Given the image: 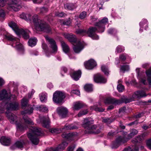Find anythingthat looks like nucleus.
I'll return each mask as SVG.
<instances>
[{"mask_svg":"<svg viewBox=\"0 0 151 151\" xmlns=\"http://www.w3.org/2000/svg\"><path fill=\"white\" fill-rule=\"evenodd\" d=\"M93 121H88L86 119L84 120L83 127L86 129L85 131L86 134H98L100 132V129L98 128L95 125H91L90 124L93 123Z\"/></svg>","mask_w":151,"mask_h":151,"instance_id":"39448f33","label":"nucleus"},{"mask_svg":"<svg viewBox=\"0 0 151 151\" xmlns=\"http://www.w3.org/2000/svg\"><path fill=\"white\" fill-rule=\"evenodd\" d=\"M83 106V104L80 101L74 103L73 107L74 110H78Z\"/></svg>","mask_w":151,"mask_h":151,"instance_id":"393cba45","label":"nucleus"},{"mask_svg":"<svg viewBox=\"0 0 151 151\" xmlns=\"http://www.w3.org/2000/svg\"><path fill=\"white\" fill-rule=\"evenodd\" d=\"M88 111L87 109L81 111L78 114V117L81 116L83 115H85L87 113Z\"/></svg>","mask_w":151,"mask_h":151,"instance_id":"de8ad7c7","label":"nucleus"},{"mask_svg":"<svg viewBox=\"0 0 151 151\" xmlns=\"http://www.w3.org/2000/svg\"><path fill=\"white\" fill-rule=\"evenodd\" d=\"M94 80L97 83H105L107 81L106 79L99 73L94 76Z\"/></svg>","mask_w":151,"mask_h":151,"instance_id":"f3484780","label":"nucleus"},{"mask_svg":"<svg viewBox=\"0 0 151 151\" xmlns=\"http://www.w3.org/2000/svg\"><path fill=\"white\" fill-rule=\"evenodd\" d=\"M1 143L5 146H8L10 143V139L8 137H2L0 139Z\"/></svg>","mask_w":151,"mask_h":151,"instance_id":"412c9836","label":"nucleus"},{"mask_svg":"<svg viewBox=\"0 0 151 151\" xmlns=\"http://www.w3.org/2000/svg\"><path fill=\"white\" fill-rule=\"evenodd\" d=\"M16 98L15 95H12L11 96L4 89L2 90L0 94V100L4 99L5 101L0 104V113H3L5 109L7 111L12 110L15 111L19 109V104L15 101L9 104L8 102L9 101L14 100Z\"/></svg>","mask_w":151,"mask_h":151,"instance_id":"f257e3e1","label":"nucleus"},{"mask_svg":"<svg viewBox=\"0 0 151 151\" xmlns=\"http://www.w3.org/2000/svg\"><path fill=\"white\" fill-rule=\"evenodd\" d=\"M123 151H139L138 148L137 147H135L134 149H132L130 147H128L127 148H125Z\"/></svg>","mask_w":151,"mask_h":151,"instance_id":"c03bdc74","label":"nucleus"},{"mask_svg":"<svg viewBox=\"0 0 151 151\" xmlns=\"http://www.w3.org/2000/svg\"><path fill=\"white\" fill-rule=\"evenodd\" d=\"M62 130V129L53 128L49 129L50 132L53 134H57L60 133Z\"/></svg>","mask_w":151,"mask_h":151,"instance_id":"c9c22d12","label":"nucleus"},{"mask_svg":"<svg viewBox=\"0 0 151 151\" xmlns=\"http://www.w3.org/2000/svg\"><path fill=\"white\" fill-rule=\"evenodd\" d=\"M124 87L121 84H119L117 86V89L120 92H122L124 90Z\"/></svg>","mask_w":151,"mask_h":151,"instance_id":"3c124183","label":"nucleus"},{"mask_svg":"<svg viewBox=\"0 0 151 151\" xmlns=\"http://www.w3.org/2000/svg\"><path fill=\"white\" fill-rule=\"evenodd\" d=\"M55 15L57 17H63L65 16V14L63 12H57L55 13Z\"/></svg>","mask_w":151,"mask_h":151,"instance_id":"8fccbe9b","label":"nucleus"},{"mask_svg":"<svg viewBox=\"0 0 151 151\" xmlns=\"http://www.w3.org/2000/svg\"><path fill=\"white\" fill-rule=\"evenodd\" d=\"M86 69L91 70L93 69L96 65V62L93 59H91L84 63Z\"/></svg>","mask_w":151,"mask_h":151,"instance_id":"a211bd4d","label":"nucleus"},{"mask_svg":"<svg viewBox=\"0 0 151 151\" xmlns=\"http://www.w3.org/2000/svg\"><path fill=\"white\" fill-rule=\"evenodd\" d=\"M68 145V143L66 142H63L61 144L59 145L57 147L58 151L63 150Z\"/></svg>","mask_w":151,"mask_h":151,"instance_id":"cd10ccee","label":"nucleus"},{"mask_svg":"<svg viewBox=\"0 0 151 151\" xmlns=\"http://www.w3.org/2000/svg\"><path fill=\"white\" fill-rule=\"evenodd\" d=\"M40 120L43 127L46 128H48L49 127L50 122L48 117L43 116L40 118Z\"/></svg>","mask_w":151,"mask_h":151,"instance_id":"6ab92c4d","label":"nucleus"},{"mask_svg":"<svg viewBox=\"0 0 151 151\" xmlns=\"http://www.w3.org/2000/svg\"><path fill=\"white\" fill-rule=\"evenodd\" d=\"M99 30L98 28H97L96 27H91L89 28L88 30L87 31L85 30L82 29H78L76 31V33L77 34H80L82 35H84L86 34L88 35L89 36L91 37L93 39L98 40L99 38L98 36L95 34V32Z\"/></svg>","mask_w":151,"mask_h":151,"instance_id":"6e6552de","label":"nucleus"},{"mask_svg":"<svg viewBox=\"0 0 151 151\" xmlns=\"http://www.w3.org/2000/svg\"><path fill=\"white\" fill-rule=\"evenodd\" d=\"M42 134V132L40 128L29 126V130L27 134V136L34 144L37 145L38 144L39 140L37 137L41 136Z\"/></svg>","mask_w":151,"mask_h":151,"instance_id":"20e7f679","label":"nucleus"},{"mask_svg":"<svg viewBox=\"0 0 151 151\" xmlns=\"http://www.w3.org/2000/svg\"><path fill=\"white\" fill-rule=\"evenodd\" d=\"M81 72L78 70L73 72L70 74L71 77L75 80L78 81L81 76Z\"/></svg>","mask_w":151,"mask_h":151,"instance_id":"4be33fe9","label":"nucleus"},{"mask_svg":"<svg viewBox=\"0 0 151 151\" xmlns=\"http://www.w3.org/2000/svg\"><path fill=\"white\" fill-rule=\"evenodd\" d=\"M64 7L68 10H71L74 9V6L72 4H67L65 5Z\"/></svg>","mask_w":151,"mask_h":151,"instance_id":"a19ab883","label":"nucleus"},{"mask_svg":"<svg viewBox=\"0 0 151 151\" xmlns=\"http://www.w3.org/2000/svg\"><path fill=\"white\" fill-rule=\"evenodd\" d=\"M5 16V14L3 10H0V18H4Z\"/></svg>","mask_w":151,"mask_h":151,"instance_id":"bf43d9fd","label":"nucleus"},{"mask_svg":"<svg viewBox=\"0 0 151 151\" xmlns=\"http://www.w3.org/2000/svg\"><path fill=\"white\" fill-rule=\"evenodd\" d=\"M83 48V45L80 42L76 45H74L73 47L74 51L76 53H79Z\"/></svg>","mask_w":151,"mask_h":151,"instance_id":"aec40b11","label":"nucleus"},{"mask_svg":"<svg viewBox=\"0 0 151 151\" xmlns=\"http://www.w3.org/2000/svg\"><path fill=\"white\" fill-rule=\"evenodd\" d=\"M147 96L145 92L143 90L138 91L134 92L131 98H125L124 99L123 102L125 103H129L134 100L135 99H140Z\"/></svg>","mask_w":151,"mask_h":151,"instance_id":"9d476101","label":"nucleus"},{"mask_svg":"<svg viewBox=\"0 0 151 151\" xmlns=\"http://www.w3.org/2000/svg\"><path fill=\"white\" fill-rule=\"evenodd\" d=\"M147 145L148 148L151 150V139L147 142Z\"/></svg>","mask_w":151,"mask_h":151,"instance_id":"052dcab7","label":"nucleus"},{"mask_svg":"<svg viewBox=\"0 0 151 151\" xmlns=\"http://www.w3.org/2000/svg\"><path fill=\"white\" fill-rule=\"evenodd\" d=\"M78 128L77 127L73 124H68L66 125L63 128H62V129H65L66 130H71L74 129H76Z\"/></svg>","mask_w":151,"mask_h":151,"instance_id":"bb28decb","label":"nucleus"},{"mask_svg":"<svg viewBox=\"0 0 151 151\" xmlns=\"http://www.w3.org/2000/svg\"><path fill=\"white\" fill-rule=\"evenodd\" d=\"M65 97V94L64 92L56 91L53 94V101L57 104H60Z\"/></svg>","mask_w":151,"mask_h":151,"instance_id":"9b49d317","label":"nucleus"},{"mask_svg":"<svg viewBox=\"0 0 151 151\" xmlns=\"http://www.w3.org/2000/svg\"><path fill=\"white\" fill-rule=\"evenodd\" d=\"M75 147V146L70 147H68V151H73V150Z\"/></svg>","mask_w":151,"mask_h":151,"instance_id":"774afa93","label":"nucleus"},{"mask_svg":"<svg viewBox=\"0 0 151 151\" xmlns=\"http://www.w3.org/2000/svg\"><path fill=\"white\" fill-rule=\"evenodd\" d=\"M58 113L59 116L61 118L66 117L68 113L67 108L63 107H60L57 109Z\"/></svg>","mask_w":151,"mask_h":151,"instance_id":"2eb2a0df","label":"nucleus"},{"mask_svg":"<svg viewBox=\"0 0 151 151\" xmlns=\"http://www.w3.org/2000/svg\"><path fill=\"white\" fill-rule=\"evenodd\" d=\"M147 77V80L149 85H151V68H150L146 71Z\"/></svg>","mask_w":151,"mask_h":151,"instance_id":"c85d7f7f","label":"nucleus"},{"mask_svg":"<svg viewBox=\"0 0 151 151\" xmlns=\"http://www.w3.org/2000/svg\"><path fill=\"white\" fill-rule=\"evenodd\" d=\"M124 100L122 101L120 100H116L113 98L109 97L106 98L104 101L105 104H119L123 102Z\"/></svg>","mask_w":151,"mask_h":151,"instance_id":"dca6fc26","label":"nucleus"},{"mask_svg":"<svg viewBox=\"0 0 151 151\" xmlns=\"http://www.w3.org/2000/svg\"><path fill=\"white\" fill-rule=\"evenodd\" d=\"M71 23V22L70 20H68L64 21L63 22V24L66 25H69Z\"/></svg>","mask_w":151,"mask_h":151,"instance_id":"680f3d73","label":"nucleus"},{"mask_svg":"<svg viewBox=\"0 0 151 151\" xmlns=\"http://www.w3.org/2000/svg\"><path fill=\"white\" fill-rule=\"evenodd\" d=\"M46 151H58L57 148H51L50 149H47Z\"/></svg>","mask_w":151,"mask_h":151,"instance_id":"0e129e2a","label":"nucleus"},{"mask_svg":"<svg viewBox=\"0 0 151 151\" xmlns=\"http://www.w3.org/2000/svg\"><path fill=\"white\" fill-rule=\"evenodd\" d=\"M102 121L103 122L106 123L107 124H110L112 122L111 119L109 118L104 119L102 120Z\"/></svg>","mask_w":151,"mask_h":151,"instance_id":"09e8293b","label":"nucleus"},{"mask_svg":"<svg viewBox=\"0 0 151 151\" xmlns=\"http://www.w3.org/2000/svg\"><path fill=\"white\" fill-rule=\"evenodd\" d=\"M4 80L2 78L0 77V86L3 85L4 83Z\"/></svg>","mask_w":151,"mask_h":151,"instance_id":"338daca9","label":"nucleus"},{"mask_svg":"<svg viewBox=\"0 0 151 151\" xmlns=\"http://www.w3.org/2000/svg\"><path fill=\"white\" fill-rule=\"evenodd\" d=\"M140 78V81L145 85L147 84V78L145 76L139 78Z\"/></svg>","mask_w":151,"mask_h":151,"instance_id":"49530a36","label":"nucleus"},{"mask_svg":"<svg viewBox=\"0 0 151 151\" xmlns=\"http://www.w3.org/2000/svg\"><path fill=\"white\" fill-rule=\"evenodd\" d=\"M73 134L72 133H69V134H66L65 133H63L62 136L63 138L68 139L71 136L73 135Z\"/></svg>","mask_w":151,"mask_h":151,"instance_id":"37998d69","label":"nucleus"},{"mask_svg":"<svg viewBox=\"0 0 151 151\" xmlns=\"http://www.w3.org/2000/svg\"><path fill=\"white\" fill-rule=\"evenodd\" d=\"M71 93L76 94L78 95H80V92L79 91L77 90H72L71 92Z\"/></svg>","mask_w":151,"mask_h":151,"instance_id":"13d9d810","label":"nucleus"},{"mask_svg":"<svg viewBox=\"0 0 151 151\" xmlns=\"http://www.w3.org/2000/svg\"><path fill=\"white\" fill-rule=\"evenodd\" d=\"M127 57V55L126 54H122L120 55V58L122 61L125 60Z\"/></svg>","mask_w":151,"mask_h":151,"instance_id":"4d7b16f0","label":"nucleus"},{"mask_svg":"<svg viewBox=\"0 0 151 151\" xmlns=\"http://www.w3.org/2000/svg\"><path fill=\"white\" fill-rule=\"evenodd\" d=\"M64 36L70 42L75 43L76 41V38L75 36L71 34H65Z\"/></svg>","mask_w":151,"mask_h":151,"instance_id":"5701e85b","label":"nucleus"},{"mask_svg":"<svg viewBox=\"0 0 151 151\" xmlns=\"http://www.w3.org/2000/svg\"><path fill=\"white\" fill-rule=\"evenodd\" d=\"M138 124V122L137 121H135L134 122H132L130 123H129L128 125L129 126H131L132 125L135 124L137 125Z\"/></svg>","mask_w":151,"mask_h":151,"instance_id":"69168bd1","label":"nucleus"},{"mask_svg":"<svg viewBox=\"0 0 151 151\" xmlns=\"http://www.w3.org/2000/svg\"><path fill=\"white\" fill-rule=\"evenodd\" d=\"M19 17L21 19H24L26 20L27 19V17H28V18L29 19H30V15L29 14H27L26 15L24 13L20 14L19 15Z\"/></svg>","mask_w":151,"mask_h":151,"instance_id":"ea45409f","label":"nucleus"},{"mask_svg":"<svg viewBox=\"0 0 151 151\" xmlns=\"http://www.w3.org/2000/svg\"><path fill=\"white\" fill-rule=\"evenodd\" d=\"M28 101L26 97H24L22 100L21 106L22 108L25 107L27 105Z\"/></svg>","mask_w":151,"mask_h":151,"instance_id":"72a5a7b5","label":"nucleus"},{"mask_svg":"<svg viewBox=\"0 0 151 151\" xmlns=\"http://www.w3.org/2000/svg\"><path fill=\"white\" fill-rule=\"evenodd\" d=\"M7 0H0V7H3L6 4Z\"/></svg>","mask_w":151,"mask_h":151,"instance_id":"5fc2aeb1","label":"nucleus"},{"mask_svg":"<svg viewBox=\"0 0 151 151\" xmlns=\"http://www.w3.org/2000/svg\"><path fill=\"white\" fill-rule=\"evenodd\" d=\"M91 109L94 110L96 111H98L99 112H103L105 110V109H104L99 107L97 105H94L93 106H91Z\"/></svg>","mask_w":151,"mask_h":151,"instance_id":"473e14b6","label":"nucleus"},{"mask_svg":"<svg viewBox=\"0 0 151 151\" xmlns=\"http://www.w3.org/2000/svg\"><path fill=\"white\" fill-rule=\"evenodd\" d=\"M61 45L63 51L66 53L69 51V48L68 46L64 42H61Z\"/></svg>","mask_w":151,"mask_h":151,"instance_id":"2f4dec72","label":"nucleus"},{"mask_svg":"<svg viewBox=\"0 0 151 151\" xmlns=\"http://www.w3.org/2000/svg\"><path fill=\"white\" fill-rule=\"evenodd\" d=\"M117 32V31L115 29L111 28L108 30V33L109 34H115Z\"/></svg>","mask_w":151,"mask_h":151,"instance_id":"864d4df0","label":"nucleus"},{"mask_svg":"<svg viewBox=\"0 0 151 151\" xmlns=\"http://www.w3.org/2000/svg\"><path fill=\"white\" fill-rule=\"evenodd\" d=\"M7 117L10 120L11 123L13 124H15L17 122V116L14 114H9L7 116Z\"/></svg>","mask_w":151,"mask_h":151,"instance_id":"a878e982","label":"nucleus"},{"mask_svg":"<svg viewBox=\"0 0 151 151\" xmlns=\"http://www.w3.org/2000/svg\"><path fill=\"white\" fill-rule=\"evenodd\" d=\"M20 2H18L17 0H11V3L9 5L8 9L11 10H13L15 11H18L21 8Z\"/></svg>","mask_w":151,"mask_h":151,"instance_id":"f8f14e48","label":"nucleus"},{"mask_svg":"<svg viewBox=\"0 0 151 151\" xmlns=\"http://www.w3.org/2000/svg\"><path fill=\"white\" fill-rule=\"evenodd\" d=\"M87 16V13L85 11L81 12L80 14L79 18L81 19H83L85 18Z\"/></svg>","mask_w":151,"mask_h":151,"instance_id":"603ef678","label":"nucleus"},{"mask_svg":"<svg viewBox=\"0 0 151 151\" xmlns=\"http://www.w3.org/2000/svg\"><path fill=\"white\" fill-rule=\"evenodd\" d=\"M40 12L41 13H44L47 12L48 11L47 8L43 7L40 9Z\"/></svg>","mask_w":151,"mask_h":151,"instance_id":"6e6d98bb","label":"nucleus"},{"mask_svg":"<svg viewBox=\"0 0 151 151\" xmlns=\"http://www.w3.org/2000/svg\"><path fill=\"white\" fill-rule=\"evenodd\" d=\"M37 41V39L35 38H30L28 42L29 45L31 47H33L36 45Z\"/></svg>","mask_w":151,"mask_h":151,"instance_id":"c756f323","label":"nucleus"},{"mask_svg":"<svg viewBox=\"0 0 151 151\" xmlns=\"http://www.w3.org/2000/svg\"><path fill=\"white\" fill-rule=\"evenodd\" d=\"M35 109L37 110L42 111H47L48 109L46 107L44 106H38L36 107Z\"/></svg>","mask_w":151,"mask_h":151,"instance_id":"58836bf2","label":"nucleus"},{"mask_svg":"<svg viewBox=\"0 0 151 151\" xmlns=\"http://www.w3.org/2000/svg\"><path fill=\"white\" fill-rule=\"evenodd\" d=\"M126 109V107H124L122 108H121L119 109V113L124 112L125 111Z\"/></svg>","mask_w":151,"mask_h":151,"instance_id":"e2e57ef3","label":"nucleus"},{"mask_svg":"<svg viewBox=\"0 0 151 151\" xmlns=\"http://www.w3.org/2000/svg\"><path fill=\"white\" fill-rule=\"evenodd\" d=\"M33 108L30 107L29 110H25L22 111L21 114L24 115L23 118L24 120L25 123L22 124L21 122H19L16 124V126L17 130L19 131H22L28 128V125H33L34 123L32 120L25 115L26 114H30L33 111Z\"/></svg>","mask_w":151,"mask_h":151,"instance_id":"f03ea898","label":"nucleus"},{"mask_svg":"<svg viewBox=\"0 0 151 151\" xmlns=\"http://www.w3.org/2000/svg\"><path fill=\"white\" fill-rule=\"evenodd\" d=\"M23 141H17L13 146L11 147V149L12 150H14L17 147L21 149L23 147Z\"/></svg>","mask_w":151,"mask_h":151,"instance_id":"b1692460","label":"nucleus"},{"mask_svg":"<svg viewBox=\"0 0 151 151\" xmlns=\"http://www.w3.org/2000/svg\"><path fill=\"white\" fill-rule=\"evenodd\" d=\"M138 131L135 129H132L130 131V133L128 135V138H126L125 137L119 136L118 137L115 142L113 144L112 148H117L119 145L126 142L128 139L132 138L134 136L138 133Z\"/></svg>","mask_w":151,"mask_h":151,"instance_id":"423d86ee","label":"nucleus"},{"mask_svg":"<svg viewBox=\"0 0 151 151\" xmlns=\"http://www.w3.org/2000/svg\"><path fill=\"white\" fill-rule=\"evenodd\" d=\"M147 21L145 19H143L142 21L140 23L139 25L140 26V28L139 29V31L142 32L143 31V26L145 24H147Z\"/></svg>","mask_w":151,"mask_h":151,"instance_id":"4c0bfd02","label":"nucleus"},{"mask_svg":"<svg viewBox=\"0 0 151 151\" xmlns=\"http://www.w3.org/2000/svg\"><path fill=\"white\" fill-rule=\"evenodd\" d=\"M108 22V19L105 17L103 19L96 23L95 25L97 27L99 30V32H104L105 29V25Z\"/></svg>","mask_w":151,"mask_h":151,"instance_id":"ddd939ff","label":"nucleus"},{"mask_svg":"<svg viewBox=\"0 0 151 151\" xmlns=\"http://www.w3.org/2000/svg\"><path fill=\"white\" fill-rule=\"evenodd\" d=\"M32 19L35 29L38 31H43L47 33H50L51 29L50 26L44 21L38 18V15L35 14L32 17Z\"/></svg>","mask_w":151,"mask_h":151,"instance_id":"7ed1b4c3","label":"nucleus"},{"mask_svg":"<svg viewBox=\"0 0 151 151\" xmlns=\"http://www.w3.org/2000/svg\"><path fill=\"white\" fill-rule=\"evenodd\" d=\"M124 50V47L122 46L119 45L116 48V52H120Z\"/></svg>","mask_w":151,"mask_h":151,"instance_id":"a18cd8bd","label":"nucleus"},{"mask_svg":"<svg viewBox=\"0 0 151 151\" xmlns=\"http://www.w3.org/2000/svg\"><path fill=\"white\" fill-rule=\"evenodd\" d=\"M9 25L17 35H22L23 37L25 39H27L29 38V31L27 29H19L16 24L13 22H10Z\"/></svg>","mask_w":151,"mask_h":151,"instance_id":"0eeeda50","label":"nucleus"},{"mask_svg":"<svg viewBox=\"0 0 151 151\" xmlns=\"http://www.w3.org/2000/svg\"><path fill=\"white\" fill-rule=\"evenodd\" d=\"M45 38L49 43V47L52 50V53H55L56 52L58 49L55 41L48 36H46Z\"/></svg>","mask_w":151,"mask_h":151,"instance_id":"4468645a","label":"nucleus"},{"mask_svg":"<svg viewBox=\"0 0 151 151\" xmlns=\"http://www.w3.org/2000/svg\"><path fill=\"white\" fill-rule=\"evenodd\" d=\"M101 68L102 71L104 73V74L108 76L109 73V71L108 67L103 65L101 66Z\"/></svg>","mask_w":151,"mask_h":151,"instance_id":"f704fd0d","label":"nucleus"},{"mask_svg":"<svg viewBox=\"0 0 151 151\" xmlns=\"http://www.w3.org/2000/svg\"><path fill=\"white\" fill-rule=\"evenodd\" d=\"M6 37L7 39L12 42L11 45L12 47H15L18 51L23 52L24 50L23 46L20 43L19 39L14 37L12 35H7Z\"/></svg>","mask_w":151,"mask_h":151,"instance_id":"1a4fd4ad","label":"nucleus"},{"mask_svg":"<svg viewBox=\"0 0 151 151\" xmlns=\"http://www.w3.org/2000/svg\"><path fill=\"white\" fill-rule=\"evenodd\" d=\"M129 69V65H122L120 68L121 71L124 72L125 71H127Z\"/></svg>","mask_w":151,"mask_h":151,"instance_id":"79ce46f5","label":"nucleus"},{"mask_svg":"<svg viewBox=\"0 0 151 151\" xmlns=\"http://www.w3.org/2000/svg\"><path fill=\"white\" fill-rule=\"evenodd\" d=\"M84 88L85 90L87 92H91L93 90L92 85L91 84H86Z\"/></svg>","mask_w":151,"mask_h":151,"instance_id":"e433bc0d","label":"nucleus"},{"mask_svg":"<svg viewBox=\"0 0 151 151\" xmlns=\"http://www.w3.org/2000/svg\"><path fill=\"white\" fill-rule=\"evenodd\" d=\"M47 93H42L39 95L40 99L42 102H45L47 100Z\"/></svg>","mask_w":151,"mask_h":151,"instance_id":"7c9ffc66","label":"nucleus"}]
</instances>
